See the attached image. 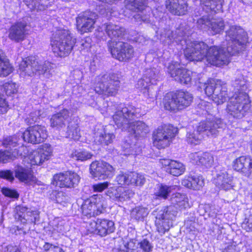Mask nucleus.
I'll return each instance as SVG.
<instances>
[{
  "label": "nucleus",
  "instance_id": "62",
  "mask_svg": "<svg viewBox=\"0 0 252 252\" xmlns=\"http://www.w3.org/2000/svg\"><path fill=\"white\" fill-rule=\"evenodd\" d=\"M13 229H15L14 233H16V234H17L18 233L16 232V230L20 231L21 230V228H20L18 226H14V227L13 228Z\"/></svg>",
  "mask_w": 252,
  "mask_h": 252
},
{
  "label": "nucleus",
  "instance_id": "23",
  "mask_svg": "<svg viewBox=\"0 0 252 252\" xmlns=\"http://www.w3.org/2000/svg\"><path fill=\"white\" fill-rule=\"evenodd\" d=\"M159 163L167 173L174 176H179L183 174L186 170L185 165L177 160L162 159L159 160Z\"/></svg>",
  "mask_w": 252,
  "mask_h": 252
},
{
  "label": "nucleus",
  "instance_id": "49",
  "mask_svg": "<svg viewBox=\"0 0 252 252\" xmlns=\"http://www.w3.org/2000/svg\"><path fill=\"white\" fill-rule=\"evenodd\" d=\"M98 219L96 221H90L86 225L89 233L97 234Z\"/></svg>",
  "mask_w": 252,
  "mask_h": 252
},
{
  "label": "nucleus",
  "instance_id": "59",
  "mask_svg": "<svg viewBox=\"0 0 252 252\" xmlns=\"http://www.w3.org/2000/svg\"><path fill=\"white\" fill-rule=\"evenodd\" d=\"M198 106L200 108L205 110L207 113L210 112L211 108H212V104L210 102L201 100Z\"/></svg>",
  "mask_w": 252,
  "mask_h": 252
},
{
  "label": "nucleus",
  "instance_id": "20",
  "mask_svg": "<svg viewBox=\"0 0 252 252\" xmlns=\"http://www.w3.org/2000/svg\"><path fill=\"white\" fill-rule=\"evenodd\" d=\"M125 2L126 9L138 13L133 16L135 20L137 21H148L149 15H144V10L150 11L146 6V0H125Z\"/></svg>",
  "mask_w": 252,
  "mask_h": 252
},
{
  "label": "nucleus",
  "instance_id": "43",
  "mask_svg": "<svg viewBox=\"0 0 252 252\" xmlns=\"http://www.w3.org/2000/svg\"><path fill=\"white\" fill-rule=\"evenodd\" d=\"M122 148L125 155H138L141 151V149L136 145L129 143L127 140L123 143Z\"/></svg>",
  "mask_w": 252,
  "mask_h": 252
},
{
  "label": "nucleus",
  "instance_id": "51",
  "mask_svg": "<svg viewBox=\"0 0 252 252\" xmlns=\"http://www.w3.org/2000/svg\"><path fill=\"white\" fill-rule=\"evenodd\" d=\"M1 192L3 195L8 197L17 198L19 197V194L15 190L7 188H3Z\"/></svg>",
  "mask_w": 252,
  "mask_h": 252
},
{
  "label": "nucleus",
  "instance_id": "39",
  "mask_svg": "<svg viewBox=\"0 0 252 252\" xmlns=\"http://www.w3.org/2000/svg\"><path fill=\"white\" fill-rule=\"evenodd\" d=\"M54 0H25L27 6L31 10H42L50 5Z\"/></svg>",
  "mask_w": 252,
  "mask_h": 252
},
{
  "label": "nucleus",
  "instance_id": "56",
  "mask_svg": "<svg viewBox=\"0 0 252 252\" xmlns=\"http://www.w3.org/2000/svg\"><path fill=\"white\" fill-rule=\"evenodd\" d=\"M8 104L5 98L0 94V113H5L8 110Z\"/></svg>",
  "mask_w": 252,
  "mask_h": 252
},
{
  "label": "nucleus",
  "instance_id": "30",
  "mask_svg": "<svg viewBox=\"0 0 252 252\" xmlns=\"http://www.w3.org/2000/svg\"><path fill=\"white\" fill-rule=\"evenodd\" d=\"M166 8L173 14L185 15L188 10V4L185 0H166Z\"/></svg>",
  "mask_w": 252,
  "mask_h": 252
},
{
  "label": "nucleus",
  "instance_id": "47",
  "mask_svg": "<svg viewBox=\"0 0 252 252\" xmlns=\"http://www.w3.org/2000/svg\"><path fill=\"white\" fill-rule=\"evenodd\" d=\"M20 139L17 135L13 136H7L5 137L2 141V145L6 148L15 147Z\"/></svg>",
  "mask_w": 252,
  "mask_h": 252
},
{
  "label": "nucleus",
  "instance_id": "4",
  "mask_svg": "<svg viewBox=\"0 0 252 252\" xmlns=\"http://www.w3.org/2000/svg\"><path fill=\"white\" fill-rule=\"evenodd\" d=\"M203 12L199 14L202 16L196 20L197 27L203 31H208L210 33L215 35L220 33L224 30V24L222 18H214L209 13H217L222 11L223 0H200Z\"/></svg>",
  "mask_w": 252,
  "mask_h": 252
},
{
  "label": "nucleus",
  "instance_id": "32",
  "mask_svg": "<svg viewBox=\"0 0 252 252\" xmlns=\"http://www.w3.org/2000/svg\"><path fill=\"white\" fill-rule=\"evenodd\" d=\"M204 179L202 176L190 175L185 176L182 181L183 186L193 190H199L204 186Z\"/></svg>",
  "mask_w": 252,
  "mask_h": 252
},
{
  "label": "nucleus",
  "instance_id": "2",
  "mask_svg": "<svg viewBox=\"0 0 252 252\" xmlns=\"http://www.w3.org/2000/svg\"><path fill=\"white\" fill-rule=\"evenodd\" d=\"M235 94L230 96L227 93L225 84L219 80L209 79L206 83L199 86L203 89L208 96L217 105L223 103L229 98L226 111L233 117L242 118L250 108V101L247 93L248 84L243 75H240L233 83Z\"/></svg>",
  "mask_w": 252,
  "mask_h": 252
},
{
  "label": "nucleus",
  "instance_id": "52",
  "mask_svg": "<svg viewBox=\"0 0 252 252\" xmlns=\"http://www.w3.org/2000/svg\"><path fill=\"white\" fill-rule=\"evenodd\" d=\"M202 153L195 152L189 155V158L192 163L200 165L201 158Z\"/></svg>",
  "mask_w": 252,
  "mask_h": 252
},
{
  "label": "nucleus",
  "instance_id": "8",
  "mask_svg": "<svg viewBox=\"0 0 252 252\" xmlns=\"http://www.w3.org/2000/svg\"><path fill=\"white\" fill-rule=\"evenodd\" d=\"M52 68L53 64L48 61L39 60L35 57H29L20 62L17 71L22 77L32 76L35 72H37L49 78Z\"/></svg>",
  "mask_w": 252,
  "mask_h": 252
},
{
  "label": "nucleus",
  "instance_id": "25",
  "mask_svg": "<svg viewBox=\"0 0 252 252\" xmlns=\"http://www.w3.org/2000/svg\"><path fill=\"white\" fill-rule=\"evenodd\" d=\"M102 31H105L106 33L111 38L112 40L108 43V46L110 43L114 42L115 44L116 42L120 41L124 35L125 30L124 28L112 23L108 24H104L100 28Z\"/></svg>",
  "mask_w": 252,
  "mask_h": 252
},
{
  "label": "nucleus",
  "instance_id": "34",
  "mask_svg": "<svg viewBox=\"0 0 252 252\" xmlns=\"http://www.w3.org/2000/svg\"><path fill=\"white\" fill-rule=\"evenodd\" d=\"M114 223L113 221L107 219H98L97 235L103 237L115 230Z\"/></svg>",
  "mask_w": 252,
  "mask_h": 252
},
{
  "label": "nucleus",
  "instance_id": "10",
  "mask_svg": "<svg viewBox=\"0 0 252 252\" xmlns=\"http://www.w3.org/2000/svg\"><path fill=\"white\" fill-rule=\"evenodd\" d=\"M118 77L114 74H100L95 79L94 90L97 94L104 95L114 96L120 87Z\"/></svg>",
  "mask_w": 252,
  "mask_h": 252
},
{
  "label": "nucleus",
  "instance_id": "41",
  "mask_svg": "<svg viewBox=\"0 0 252 252\" xmlns=\"http://www.w3.org/2000/svg\"><path fill=\"white\" fill-rule=\"evenodd\" d=\"M93 154L85 150H75L71 154V157L75 160L81 161L91 158Z\"/></svg>",
  "mask_w": 252,
  "mask_h": 252
},
{
  "label": "nucleus",
  "instance_id": "3",
  "mask_svg": "<svg viewBox=\"0 0 252 252\" xmlns=\"http://www.w3.org/2000/svg\"><path fill=\"white\" fill-rule=\"evenodd\" d=\"M140 110L131 105L119 106L113 116L115 125L123 131H126L135 137H144L149 133V126L143 122L133 120L141 115Z\"/></svg>",
  "mask_w": 252,
  "mask_h": 252
},
{
  "label": "nucleus",
  "instance_id": "29",
  "mask_svg": "<svg viewBox=\"0 0 252 252\" xmlns=\"http://www.w3.org/2000/svg\"><path fill=\"white\" fill-rule=\"evenodd\" d=\"M108 127L98 129L94 133V142L97 145H108L112 143L115 136L112 132L108 131Z\"/></svg>",
  "mask_w": 252,
  "mask_h": 252
},
{
  "label": "nucleus",
  "instance_id": "1",
  "mask_svg": "<svg viewBox=\"0 0 252 252\" xmlns=\"http://www.w3.org/2000/svg\"><path fill=\"white\" fill-rule=\"evenodd\" d=\"M226 34V49L225 47L217 46L209 48L203 42L187 39L182 27L177 29L175 32L168 30L161 36H167L168 44L175 41L178 45H180L188 60L199 62L206 59L209 64L220 67L227 65L230 56L239 53L248 42L247 33L240 26H231Z\"/></svg>",
  "mask_w": 252,
  "mask_h": 252
},
{
  "label": "nucleus",
  "instance_id": "12",
  "mask_svg": "<svg viewBox=\"0 0 252 252\" xmlns=\"http://www.w3.org/2000/svg\"><path fill=\"white\" fill-rule=\"evenodd\" d=\"M106 206L105 198L100 194L94 195L85 200L81 207L83 216L91 218L103 213Z\"/></svg>",
  "mask_w": 252,
  "mask_h": 252
},
{
  "label": "nucleus",
  "instance_id": "19",
  "mask_svg": "<svg viewBox=\"0 0 252 252\" xmlns=\"http://www.w3.org/2000/svg\"><path fill=\"white\" fill-rule=\"evenodd\" d=\"M115 182L120 185L143 186L146 181L143 174L135 172H124L121 171L116 176Z\"/></svg>",
  "mask_w": 252,
  "mask_h": 252
},
{
  "label": "nucleus",
  "instance_id": "21",
  "mask_svg": "<svg viewBox=\"0 0 252 252\" xmlns=\"http://www.w3.org/2000/svg\"><path fill=\"white\" fill-rule=\"evenodd\" d=\"M96 15L86 11L76 18L77 28L81 33L91 32L94 29Z\"/></svg>",
  "mask_w": 252,
  "mask_h": 252
},
{
  "label": "nucleus",
  "instance_id": "60",
  "mask_svg": "<svg viewBox=\"0 0 252 252\" xmlns=\"http://www.w3.org/2000/svg\"><path fill=\"white\" fill-rule=\"evenodd\" d=\"M243 227L247 231H252V215L249 216Z\"/></svg>",
  "mask_w": 252,
  "mask_h": 252
},
{
  "label": "nucleus",
  "instance_id": "50",
  "mask_svg": "<svg viewBox=\"0 0 252 252\" xmlns=\"http://www.w3.org/2000/svg\"><path fill=\"white\" fill-rule=\"evenodd\" d=\"M138 243L135 239H131L125 245L127 252H137Z\"/></svg>",
  "mask_w": 252,
  "mask_h": 252
},
{
  "label": "nucleus",
  "instance_id": "37",
  "mask_svg": "<svg viewBox=\"0 0 252 252\" xmlns=\"http://www.w3.org/2000/svg\"><path fill=\"white\" fill-rule=\"evenodd\" d=\"M179 187L176 185L167 186L164 184H158L155 189V195L163 199H166L168 194L173 190H177Z\"/></svg>",
  "mask_w": 252,
  "mask_h": 252
},
{
  "label": "nucleus",
  "instance_id": "26",
  "mask_svg": "<svg viewBox=\"0 0 252 252\" xmlns=\"http://www.w3.org/2000/svg\"><path fill=\"white\" fill-rule=\"evenodd\" d=\"M134 192L132 189H125L118 188L114 189L113 188H110L107 190V194L110 198L114 201L123 203L129 200L133 197Z\"/></svg>",
  "mask_w": 252,
  "mask_h": 252
},
{
  "label": "nucleus",
  "instance_id": "64",
  "mask_svg": "<svg viewBox=\"0 0 252 252\" xmlns=\"http://www.w3.org/2000/svg\"><path fill=\"white\" fill-rule=\"evenodd\" d=\"M64 252L63 251V250L61 248H60V250L59 251H58V252Z\"/></svg>",
  "mask_w": 252,
  "mask_h": 252
},
{
  "label": "nucleus",
  "instance_id": "22",
  "mask_svg": "<svg viewBox=\"0 0 252 252\" xmlns=\"http://www.w3.org/2000/svg\"><path fill=\"white\" fill-rule=\"evenodd\" d=\"M27 25L25 21H18L14 23L8 30L9 38L15 42L24 40L27 34Z\"/></svg>",
  "mask_w": 252,
  "mask_h": 252
},
{
  "label": "nucleus",
  "instance_id": "18",
  "mask_svg": "<svg viewBox=\"0 0 252 252\" xmlns=\"http://www.w3.org/2000/svg\"><path fill=\"white\" fill-rule=\"evenodd\" d=\"M80 178L76 173L67 171L55 175L53 177V185L60 188H74L77 186Z\"/></svg>",
  "mask_w": 252,
  "mask_h": 252
},
{
  "label": "nucleus",
  "instance_id": "45",
  "mask_svg": "<svg viewBox=\"0 0 252 252\" xmlns=\"http://www.w3.org/2000/svg\"><path fill=\"white\" fill-rule=\"evenodd\" d=\"M3 87L7 95H11L17 93L19 85L16 83L10 81L6 82L4 84Z\"/></svg>",
  "mask_w": 252,
  "mask_h": 252
},
{
  "label": "nucleus",
  "instance_id": "16",
  "mask_svg": "<svg viewBox=\"0 0 252 252\" xmlns=\"http://www.w3.org/2000/svg\"><path fill=\"white\" fill-rule=\"evenodd\" d=\"M47 136V131L46 128L44 126L38 125L29 126L22 133L23 140L25 142L33 144L43 142Z\"/></svg>",
  "mask_w": 252,
  "mask_h": 252
},
{
  "label": "nucleus",
  "instance_id": "46",
  "mask_svg": "<svg viewBox=\"0 0 252 252\" xmlns=\"http://www.w3.org/2000/svg\"><path fill=\"white\" fill-rule=\"evenodd\" d=\"M40 117H43L44 115L40 113V111L35 110L30 113L26 117L25 121L27 124L31 125L37 122Z\"/></svg>",
  "mask_w": 252,
  "mask_h": 252
},
{
  "label": "nucleus",
  "instance_id": "9",
  "mask_svg": "<svg viewBox=\"0 0 252 252\" xmlns=\"http://www.w3.org/2000/svg\"><path fill=\"white\" fill-rule=\"evenodd\" d=\"M192 100V95L187 91H179L175 93H169L164 96V106L167 110L176 111L189 106Z\"/></svg>",
  "mask_w": 252,
  "mask_h": 252
},
{
  "label": "nucleus",
  "instance_id": "42",
  "mask_svg": "<svg viewBox=\"0 0 252 252\" xmlns=\"http://www.w3.org/2000/svg\"><path fill=\"white\" fill-rule=\"evenodd\" d=\"M149 214L147 208L141 206H137L131 211V216L136 220H141Z\"/></svg>",
  "mask_w": 252,
  "mask_h": 252
},
{
  "label": "nucleus",
  "instance_id": "55",
  "mask_svg": "<svg viewBox=\"0 0 252 252\" xmlns=\"http://www.w3.org/2000/svg\"><path fill=\"white\" fill-rule=\"evenodd\" d=\"M0 178L12 181L14 178L13 172L10 170L0 171Z\"/></svg>",
  "mask_w": 252,
  "mask_h": 252
},
{
  "label": "nucleus",
  "instance_id": "48",
  "mask_svg": "<svg viewBox=\"0 0 252 252\" xmlns=\"http://www.w3.org/2000/svg\"><path fill=\"white\" fill-rule=\"evenodd\" d=\"M52 195L55 196L54 200L58 203H66L69 200V197L63 191H54L52 192Z\"/></svg>",
  "mask_w": 252,
  "mask_h": 252
},
{
  "label": "nucleus",
  "instance_id": "35",
  "mask_svg": "<svg viewBox=\"0 0 252 252\" xmlns=\"http://www.w3.org/2000/svg\"><path fill=\"white\" fill-rule=\"evenodd\" d=\"M170 202L173 206L179 210L189 207L188 198L184 194L173 193L170 198Z\"/></svg>",
  "mask_w": 252,
  "mask_h": 252
},
{
  "label": "nucleus",
  "instance_id": "5",
  "mask_svg": "<svg viewBox=\"0 0 252 252\" xmlns=\"http://www.w3.org/2000/svg\"><path fill=\"white\" fill-rule=\"evenodd\" d=\"M27 152V147L23 145L18 149H14L12 152L8 150L0 151V162H6L10 160H13L18 156H23L24 157L23 161L25 164L27 163L30 165H39L50 158L52 155L53 149L51 145L45 143L26 156Z\"/></svg>",
  "mask_w": 252,
  "mask_h": 252
},
{
  "label": "nucleus",
  "instance_id": "36",
  "mask_svg": "<svg viewBox=\"0 0 252 252\" xmlns=\"http://www.w3.org/2000/svg\"><path fill=\"white\" fill-rule=\"evenodd\" d=\"M27 168L18 166L15 171V177L22 182L29 183L34 181V177L31 169L26 165Z\"/></svg>",
  "mask_w": 252,
  "mask_h": 252
},
{
  "label": "nucleus",
  "instance_id": "31",
  "mask_svg": "<svg viewBox=\"0 0 252 252\" xmlns=\"http://www.w3.org/2000/svg\"><path fill=\"white\" fill-rule=\"evenodd\" d=\"M69 117V111L63 109L54 115L50 118V126L58 130H60L65 126L66 122Z\"/></svg>",
  "mask_w": 252,
  "mask_h": 252
},
{
  "label": "nucleus",
  "instance_id": "53",
  "mask_svg": "<svg viewBox=\"0 0 252 252\" xmlns=\"http://www.w3.org/2000/svg\"><path fill=\"white\" fill-rule=\"evenodd\" d=\"M109 185L108 182H104L94 184L92 186V189L94 192H102L107 189Z\"/></svg>",
  "mask_w": 252,
  "mask_h": 252
},
{
  "label": "nucleus",
  "instance_id": "11",
  "mask_svg": "<svg viewBox=\"0 0 252 252\" xmlns=\"http://www.w3.org/2000/svg\"><path fill=\"white\" fill-rule=\"evenodd\" d=\"M177 129L170 125L159 126L153 133V145L158 149L168 146L175 136Z\"/></svg>",
  "mask_w": 252,
  "mask_h": 252
},
{
  "label": "nucleus",
  "instance_id": "54",
  "mask_svg": "<svg viewBox=\"0 0 252 252\" xmlns=\"http://www.w3.org/2000/svg\"><path fill=\"white\" fill-rule=\"evenodd\" d=\"M138 244L144 252H150L152 251L153 248L151 244L147 239L143 240L141 242L138 243Z\"/></svg>",
  "mask_w": 252,
  "mask_h": 252
},
{
  "label": "nucleus",
  "instance_id": "7",
  "mask_svg": "<svg viewBox=\"0 0 252 252\" xmlns=\"http://www.w3.org/2000/svg\"><path fill=\"white\" fill-rule=\"evenodd\" d=\"M75 43L76 39L68 30L58 29L51 38V50L55 56L65 57L70 54Z\"/></svg>",
  "mask_w": 252,
  "mask_h": 252
},
{
  "label": "nucleus",
  "instance_id": "57",
  "mask_svg": "<svg viewBox=\"0 0 252 252\" xmlns=\"http://www.w3.org/2000/svg\"><path fill=\"white\" fill-rule=\"evenodd\" d=\"M91 39L89 37H87L82 39L80 42V48L81 50H84L89 48L91 47Z\"/></svg>",
  "mask_w": 252,
  "mask_h": 252
},
{
  "label": "nucleus",
  "instance_id": "14",
  "mask_svg": "<svg viewBox=\"0 0 252 252\" xmlns=\"http://www.w3.org/2000/svg\"><path fill=\"white\" fill-rule=\"evenodd\" d=\"M114 168L108 163L104 161L95 160L90 165V173L93 178L97 180H105L112 177Z\"/></svg>",
  "mask_w": 252,
  "mask_h": 252
},
{
  "label": "nucleus",
  "instance_id": "63",
  "mask_svg": "<svg viewBox=\"0 0 252 252\" xmlns=\"http://www.w3.org/2000/svg\"><path fill=\"white\" fill-rule=\"evenodd\" d=\"M231 248H232L231 246H228L227 249L226 250H223L222 252H227V250H229L231 249Z\"/></svg>",
  "mask_w": 252,
  "mask_h": 252
},
{
  "label": "nucleus",
  "instance_id": "38",
  "mask_svg": "<svg viewBox=\"0 0 252 252\" xmlns=\"http://www.w3.org/2000/svg\"><path fill=\"white\" fill-rule=\"evenodd\" d=\"M13 71V67L9 60L5 57L2 51H0V77H6Z\"/></svg>",
  "mask_w": 252,
  "mask_h": 252
},
{
  "label": "nucleus",
  "instance_id": "27",
  "mask_svg": "<svg viewBox=\"0 0 252 252\" xmlns=\"http://www.w3.org/2000/svg\"><path fill=\"white\" fill-rule=\"evenodd\" d=\"M16 210L15 218L23 223H26L28 221L35 223L38 219L37 211L31 210L27 207L21 206L17 207Z\"/></svg>",
  "mask_w": 252,
  "mask_h": 252
},
{
  "label": "nucleus",
  "instance_id": "6",
  "mask_svg": "<svg viewBox=\"0 0 252 252\" xmlns=\"http://www.w3.org/2000/svg\"><path fill=\"white\" fill-rule=\"evenodd\" d=\"M223 124L220 119L208 117L205 121L199 123L195 129L187 134V140L189 143L197 145L201 142L203 135L215 137L222 127Z\"/></svg>",
  "mask_w": 252,
  "mask_h": 252
},
{
  "label": "nucleus",
  "instance_id": "40",
  "mask_svg": "<svg viewBox=\"0 0 252 252\" xmlns=\"http://www.w3.org/2000/svg\"><path fill=\"white\" fill-rule=\"evenodd\" d=\"M78 119L75 122H70L67 126L66 137L74 140H78L81 137L80 131L78 128Z\"/></svg>",
  "mask_w": 252,
  "mask_h": 252
},
{
  "label": "nucleus",
  "instance_id": "58",
  "mask_svg": "<svg viewBox=\"0 0 252 252\" xmlns=\"http://www.w3.org/2000/svg\"><path fill=\"white\" fill-rule=\"evenodd\" d=\"M43 249L45 252H54L59 251L60 247L54 246L48 243H46L43 246Z\"/></svg>",
  "mask_w": 252,
  "mask_h": 252
},
{
  "label": "nucleus",
  "instance_id": "44",
  "mask_svg": "<svg viewBox=\"0 0 252 252\" xmlns=\"http://www.w3.org/2000/svg\"><path fill=\"white\" fill-rule=\"evenodd\" d=\"M214 162L213 155L209 153H202L200 165L209 168L213 165Z\"/></svg>",
  "mask_w": 252,
  "mask_h": 252
},
{
  "label": "nucleus",
  "instance_id": "28",
  "mask_svg": "<svg viewBox=\"0 0 252 252\" xmlns=\"http://www.w3.org/2000/svg\"><path fill=\"white\" fill-rule=\"evenodd\" d=\"M214 183L220 189L228 190L233 186V177L224 170L218 172L213 180Z\"/></svg>",
  "mask_w": 252,
  "mask_h": 252
},
{
  "label": "nucleus",
  "instance_id": "13",
  "mask_svg": "<svg viewBox=\"0 0 252 252\" xmlns=\"http://www.w3.org/2000/svg\"><path fill=\"white\" fill-rule=\"evenodd\" d=\"M109 49L112 56L120 61H127L134 56V51L133 47L128 43L118 41L110 43Z\"/></svg>",
  "mask_w": 252,
  "mask_h": 252
},
{
  "label": "nucleus",
  "instance_id": "33",
  "mask_svg": "<svg viewBox=\"0 0 252 252\" xmlns=\"http://www.w3.org/2000/svg\"><path fill=\"white\" fill-rule=\"evenodd\" d=\"M251 165L252 159L250 157L241 156L233 161V167L234 170L241 172L246 176L247 171H249Z\"/></svg>",
  "mask_w": 252,
  "mask_h": 252
},
{
  "label": "nucleus",
  "instance_id": "17",
  "mask_svg": "<svg viewBox=\"0 0 252 252\" xmlns=\"http://www.w3.org/2000/svg\"><path fill=\"white\" fill-rule=\"evenodd\" d=\"M167 67V72L175 81L184 84H188L190 82L192 72L182 67L178 62H172Z\"/></svg>",
  "mask_w": 252,
  "mask_h": 252
},
{
  "label": "nucleus",
  "instance_id": "24",
  "mask_svg": "<svg viewBox=\"0 0 252 252\" xmlns=\"http://www.w3.org/2000/svg\"><path fill=\"white\" fill-rule=\"evenodd\" d=\"M171 207L167 208V211L162 215L160 218H157L156 224L157 229L159 233H164L168 231L172 225V220L176 214L175 211L170 213Z\"/></svg>",
  "mask_w": 252,
  "mask_h": 252
},
{
  "label": "nucleus",
  "instance_id": "61",
  "mask_svg": "<svg viewBox=\"0 0 252 252\" xmlns=\"http://www.w3.org/2000/svg\"><path fill=\"white\" fill-rule=\"evenodd\" d=\"M95 63L94 60L91 62V68L92 69H94V68H93V66H95Z\"/></svg>",
  "mask_w": 252,
  "mask_h": 252
},
{
  "label": "nucleus",
  "instance_id": "15",
  "mask_svg": "<svg viewBox=\"0 0 252 252\" xmlns=\"http://www.w3.org/2000/svg\"><path fill=\"white\" fill-rule=\"evenodd\" d=\"M158 70L155 68L146 69L143 78L139 79L136 84V87L144 90L145 95L150 98H154L156 96V91L153 92L151 90L150 84H156L158 80Z\"/></svg>",
  "mask_w": 252,
  "mask_h": 252
}]
</instances>
